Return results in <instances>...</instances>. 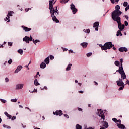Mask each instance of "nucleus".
Wrapping results in <instances>:
<instances>
[{"mask_svg":"<svg viewBox=\"0 0 129 129\" xmlns=\"http://www.w3.org/2000/svg\"><path fill=\"white\" fill-rule=\"evenodd\" d=\"M119 10H120V6H119V5H116L115 6V10L112 12V19L120 18L119 16L122 14V12H121V11H120Z\"/></svg>","mask_w":129,"mask_h":129,"instance_id":"1","label":"nucleus"},{"mask_svg":"<svg viewBox=\"0 0 129 129\" xmlns=\"http://www.w3.org/2000/svg\"><path fill=\"white\" fill-rule=\"evenodd\" d=\"M58 11H59V10H58V6H55L54 7V9L53 8V11L51 13V17L52 18V20L54 22H55L56 23H59V20H58V19H57V17H56V16H58V15H59V12H58Z\"/></svg>","mask_w":129,"mask_h":129,"instance_id":"2","label":"nucleus"},{"mask_svg":"<svg viewBox=\"0 0 129 129\" xmlns=\"http://www.w3.org/2000/svg\"><path fill=\"white\" fill-rule=\"evenodd\" d=\"M112 20L117 23L118 29L120 31H123L125 27V26L124 24H122V23H121V18L119 17L117 18H113Z\"/></svg>","mask_w":129,"mask_h":129,"instance_id":"3","label":"nucleus"},{"mask_svg":"<svg viewBox=\"0 0 129 129\" xmlns=\"http://www.w3.org/2000/svg\"><path fill=\"white\" fill-rule=\"evenodd\" d=\"M113 46H114V45H112V43L111 42H106L105 43L104 46H102V50H104V51H106L107 49L109 50L111 49Z\"/></svg>","mask_w":129,"mask_h":129,"instance_id":"4","label":"nucleus"},{"mask_svg":"<svg viewBox=\"0 0 129 129\" xmlns=\"http://www.w3.org/2000/svg\"><path fill=\"white\" fill-rule=\"evenodd\" d=\"M116 72H119V73L121 74L122 79H125V78H126V75L123 70V67H119V69L116 71Z\"/></svg>","mask_w":129,"mask_h":129,"instance_id":"5","label":"nucleus"},{"mask_svg":"<svg viewBox=\"0 0 129 129\" xmlns=\"http://www.w3.org/2000/svg\"><path fill=\"white\" fill-rule=\"evenodd\" d=\"M98 114L100 117H101V119H103V121H104V120L105 119V116H104L103 111H102L101 109H98Z\"/></svg>","mask_w":129,"mask_h":129,"instance_id":"6","label":"nucleus"},{"mask_svg":"<svg viewBox=\"0 0 129 129\" xmlns=\"http://www.w3.org/2000/svg\"><path fill=\"white\" fill-rule=\"evenodd\" d=\"M116 122H117V126L119 127V128H121V129L126 128H125V126L123 125V124H121V120H117V121Z\"/></svg>","mask_w":129,"mask_h":129,"instance_id":"7","label":"nucleus"},{"mask_svg":"<svg viewBox=\"0 0 129 129\" xmlns=\"http://www.w3.org/2000/svg\"><path fill=\"white\" fill-rule=\"evenodd\" d=\"M33 38L32 36H30V37L26 36L23 39V42H26L27 44H29L30 41H32Z\"/></svg>","mask_w":129,"mask_h":129,"instance_id":"8","label":"nucleus"},{"mask_svg":"<svg viewBox=\"0 0 129 129\" xmlns=\"http://www.w3.org/2000/svg\"><path fill=\"white\" fill-rule=\"evenodd\" d=\"M71 10H72L73 14H76L77 12V9L75 8V5L73 3L71 5Z\"/></svg>","mask_w":129,"mask_h":129,"instance_id":"9","label":"nucleus"},{"mask_svg":"<svg viewBox=\"0 0 129 129\" xmlns=\"http://www.w3.org/2000/svg\"><path fill=\"white\" fill-rule=\"evenodd\" d=\"M12 14H13V12L12 11L8 12V14L7 15V17L4 19L5 21H7V22H10V16L12 17V16H13Z\"/></svg>","mask_w":129,"mask_h":129,"instance_id":"10","label":"nucleus"},{"mask_svg":"<svg viewBox=\"0 0 129 129\" xmlns=\"http://www.w3.org/2000/svg\"><path fill=\"white\" fill-rule=\"evenodd\" d=\"M49 9L50 10V14H52L54 11V6H53V3L52 2H50L49 3Z\"/></svg>","mask_w":129,"mask_h":129,"instance_id":"11","label":"nucleus"},{"mask_svg":"<svg viewBox=\"0 0 129 129\" xmlns=\"http://www.w3.org/2000/svg\"><path fill=\"white\" fill-rule=\"evenodd\" d=\"M53 113L54 115H59V116H61V115H63V112H62V111L61 110L56 111L55 113V112H53Z\"/></svg>","mask_w":129,"mask_h":129,"instance_id":"12","label":"nucleus"},{"mask_svg":"<svg viewBox=\"0 0 129 129\" xmlns=\"http://www.w3.org/2000/svg\"><path fill=\"white\" fill-rule=\"evenodd\" d=\"M116 83H117L118 86H122L124 83H123V81H122V79H119Z\"/></svg>","mask_w":129,"mask_h":129,"instance_id":"13","label":"nucleus"},{"mask_svg":"<svg viewBox=\"0 0 129 129\" xmlns=\"http://www.w3.org/2000/svg\"><path fill=\"white\" fill-rule=\"evenodd\" d=\"M23 87H24V84H19L16 85V89L19 90L20 89H22V88H23Z\"/></svg>","mask_w":129,"mask_h":129,"instance_id":"14","label":"nucleus"},{"mask_svg":"<svg viewBox=\"0 0 129 129\" xmlns=\"http://www.w3.org/2000/svg\"><path fill=\"white\" fill-rule=\"evenodd\" d=\"M102 127H104L105 128H108V123H107L106 121L102 122Z\"/></svg>","mask_w":129,"mask_h":129,"instance_id":"15","label":"nucleus"},{"mask_svg":"<svg viewBox=\"0 0 129 129\" xmlns=\"http://www.w3.org/2000/svg\"><path fill=\"white\" fill-rule=\"evenodd\" d=\"M22 67H22V66H18L16 70L15 71L14 73H18V72H19V71H21V70H22Z\"/></svg>","mask_w":129,"mask_h":129,"instance_id":"16","label":"nucleus"},{"mask_svg":"<svg viewBox=\"0 0 129 129\" xmlns=\"http://www.w3.org/2000/svg\"><path fill=\"white\" fill-rule=\"evenodd\" d=\"M119 52H127V48L125 47H120L119 48Z\"/></svg>","mask_w":129,"mask_h":129,"instance_id":"17","label":"nucleus"},{"mask_svg":"<svg viewBox=\"0 0 129 129\" xmlns=\"http://www.w3.org/2000/svg\"><path fill=\"white\" fill-rule=\"evenodd\" d=\"M22 28H23V30L25 31V32H30V31H31V30H32L31 28H29L26 26H22Z\"/></svg>","mask_w":129,"mask_h":129,"instance_id":"18","label":"nucleus"},{"mask_svg":"<svg viewBox=\"0 0 129 129\" xmlns=\"http://www.w3.org/2000/svg\"><path fill=\"white\" fill-rule=\"evenodd\" d=\"M44 62L46 65H49V63H50V57H47L45 59Z\"/></svg>","mask_w":129,"mask_h":129,"instance_id":"19","label":"nucleus"},{"mask_svg":"<svg viewBox=\"0 0 129 129\" xmlns=\"http://www.w3.org/2000/svg\"><path fill=\"white\" fill-rule=\"evenodd\" d=\"M88 45V43L86 42H83L82 43H81V46L83 47V48H86Z\"/></svg>","mask_w":129,"mask_h":129,"instance_id":"20","label":"nucleus"},{"mask_svg":"<svg viewBox=\"0 0 129 129\" xmlns=\"http://www.w3.org/2000/svg\"><path fill=\"white\" fill-rule=\"evenodd\" d=\"M40 68L42 69H44V68H46V63H45L44 62H42L40 64Z\"/></svg>","mask_w":129,"mask_h":129,"instance_id":"21","label":"nucleus"},{"mask_svg":"<svg viewBox=\"0 0 129 129\" xmlns=\"http://www.w3.org/2000/svg\"><path fill=\"white\" fill-rule=\"evenodd\" d=\"M121 31L122 30H119L117 32V34H116L117 37H118V36H122V33H121Z\"/></svg>","mask_w":129,"mask_h":129,"instance_id":"22","label":"nucleus"},{"mask_svg":"<svg viewBox=\"0 0 129 129\" xmlns=\"http://www.w3.org/2000/svg\"><path fill=\"white\" fill-rule=\"evenodd\" d=\"M99 26V22H96L94 23V25H93L94 28H95V27H98Z\"/></svg>","mask_w":129,"mask_h":129,"instance_id":"23","label":"nucleus"},{"mask_svg":"<svg viewBox=\"0 0 129 129\" xmlns=\"http://www.w3.org/2000/svg\"><path fill=\"white\" fill-rule=\"evenodd\" d=\"M71 66H72V64H69L68 67H67L66 70L67 71H69V70H70V69H71Z\"/></svg>","mask_w":129,"mask_h":129,"instance_id":"24","label":"nucleus"},{"mask_svg":"<svg viewBox=\"0 0 129 129\" xmlns=\"http://www.w3.org/2000/svg\"><path fill=\"white\" fill-rule=\"evenodd\" d=\"M34 85H36V86H38V85H40V83L38 82V80L35 79L34 80Z\"/></svg>","mask_w":129,"mask_h":129,"instance_id":"25","label":"nucleus"},{"mask_svg":"<svg viewBox=\"0 0 129 129\" xmlns=\"http://www.w3.org/2000/svg\"><path fill=\"white\" fill-rule=\"evenodd\" d=\"M17 52H18V53L20 54V55H23V53L24 51L23 50V49H20L17 51Z\"/></svg>","mask_w":129,"mask_h":129,"instance_id":"26","label":"nucleus"},{"mask_svg":"<svg viewBox=\"0 0 129 129\" xmlns=\"http://www.w3.org/2000/svg\"><path fill=\"white\" fill-rule=\"evenodd\" d=\"M112 4H118V2H119V0H110Z\"/></svg>","mask_w":129,"mask_h":129,"instance_id":"27","label":"nucleus"},{"mask_svg":"<svg viewBox=\"0 0 129 129\" xmlns=\"http://www.w3.org/2000/svg\"><path fill=\"white\" fill-rule=\"evenodd\" d=\"M33 42L34 43V44H35V45H37V43H39V42H40V40H34V39L32 40Z\"/></svg>","mask_w":129,"mask_h":129,"instance_id":"28","label":"nucleus"},{"mask_svg":"<svg viewBox=\"0 0 129 129\" xmlns=\"http://www.w3.org/2000/svg\"><path fill=\"white\" fill-rule=\"evenodd\" d=\"M69 0H61V2H60V3H61V4H66V3H68V1H69Z\"/></svg>","mask_w":129,"mask_h":129,"instance_id":"29","label":"nucleus"},{"mask_svg":"<svg viewBox=\"0 0 129 129\" xmlns=\"http://www.w3.org/2000/svg\"><path fill=\"white\" fill-rule=\"evenodd\" d=\"M76 129H82V127H81V126H80L79 124H77L76 126Z\"/></svg>","mask_w":129,"mask_h":129,"instance_id":"30","label":"nucleus"},{"mask_svg":"<svg viewBox=\"0 0 129 129\" xmlns=\"http://www.w3.org/2000/svg\"><path fill=\"white\" fill-rule=\"evenodd\" d=\"M83 32H85V33H87V34H89L90 33V29H87V30H84Z\"/></svg>","mask_w":129,"mask_h":129,"instance_id":"31","label":"nucleus"},{"mask_svg":"<svg viewBox=\"0 0 129 129\" xmlns=\"http://www.w3.org/2000/svg\"><path fill=\"white\" fill-rule=\"evenodd\" d=\"M11 102H17L18 101V99H11Z\"/></svg>","mask_w":129,"mask_h":129,"instance_id":"32","label":"nucleus"},{"mask_svg":"<svg viewBox=\"0 0 129 129\" xmlns=\"http://www.w3.org/2000/svg\"><path fill=\"white\" fill-rule=\"evenodd\" d=\"M3 127H4V128H7V129H10L11 128V127L8 126L7 125H5V124L3 125Z\"/></svg>","mask_w":129,"mask_h":129,"instance_id":"33","label":"nucleus"},{"mask_svg":"<svg viewBox=\"0 0 129 129\" xmlns=\"http://www.w3.org/2000/svg\"><path fill=\"white\" fill-rule=\"evenodd\" d=\"M0 101L2 103H6L7 102V100L3 99H0Z\"/></svg>","mask_w":129,"mask_h":129,"instance_id":"34","label":"nucleus"},{"mask_svg":"<svg viewBox=\"0 0 129 129\" xmlns=\"http://www.w3.org/2000/svg\"><path fill=\"white\" fill-rule=\"evenodd\" d=\"M114 64H115V65H116V66H119V61H115Z\"/></svg>","mask_w":129,"mask_h":129,"instance_id":"35","label":"nucleus"},{"mask_svg":"<svg viewBox=\"0 0 129 129\" xmlns=\"http://www.w3.org/2000/svg\"><path fill=\"white\" fill-rule=\"evenodd\" d=\"M120 62L121 63V66L119 67H122V63H123V59L122 58L120 59Z\"/></svg>","mask_w":129,"mask_h":129,"instance_id":"36","label":"nucleus"},{"mask_svg":"<svg viewBox=\"0 0 129 129\" xmlns=\"http://www.w3.org/2000/svg\"><path fill=\"white\" fill-rule=\"evenodd\" d=\"M127 5H128V3H127V2H124L123 3V6L124 7H127Z\"/></svg>","mask_w":129,"mask_h":129,"instance_id":"37","label":"nucleus"},{"mask_svg":"<svg viewBox=\"0 0 129 129\" xmlns=\"http://www.w3.org/2000/svg\"><path fill=\"white\" fill-rule=\"evenodd\" d=\"M124 88V86H121L119 89H118L119 91L122 90Z\"/></svg>","mask_w":129,"mask_h":129,"instance_id":"38","label":"nucleus"},{"mask_svg":"<svg viewBox=\"0 0 129 129\" xmlns=\"http://www.w3.org/2000/svg\"><path fill=\"white\" fill-rule=\"evenodd\" d=\"M12 62H13V60L10 59L9 60H8V63L9 65H11L12 64Z\"/></svg>","mask_w":129,"mask_h":129,"instance_id":"39","label":"nucleus"},{"mask_svg":"<svg viewBox=\"0 0 129 129\" xmlns=\"http://www.w3.org/2000/svg\"><path fill=\"white\" fill-rule=\"evenodd\" d=\"M49 58H50V60H54V56H53L52 55H50L49 56Z\"/></svg>","mask_w":129,"mask_h":129,"instance_id":"40","label":"nucleus"},{"mask_svg":"<svg viewBox=\"0 0 129 129\" xmlns=\"http://www.w3.org/2000/svg\"><path fill=\"white\" fill-rule=\"evenodd\" d=\"M92 55V53H91V52H90V53H88L87 54V56L88 57H90V56H91Z\"/></svg>","mask_w":129,"mask_h":129,"instance_id":"41","label":"nucleus"},{"mask_svg":"<svg viewBox=\"0 0 129 129\" xmlns=\"http://www.w3.org/2000/svg\"><path fill=\"white\" fill-rule=\"evenodd\" d=\"M124 24H125V26H126V27H127V26H128V22L126 21H124Z\"/></svg>","mask_w":129,"mask_h":129,"instance_id":"42","label":"nucleus"},{"mask_svg":"<svg viewBox=\"0 0 129 129\" xmlns=\"http://www.w3.org/2000/svg\"><path fill=\"white\" fill-rule=\"evenodd\" d=\"M112 120L113 121H114V122H116L117 121V119L114 118H112Z\"/></svg>","mask_w":129,"mask_h":129,"instance_id":"43","label":"nucleus"},{"mask_svg":"<svg viewBox=\"0 0 129 129\" xmlns=\"http://www.w3.org/2000/svg\"><path fill=\"white\" fill-rule=\"evenodd\" d=\"M129 10V5L128 6H126V7L125 9V12H127V11Z\"/></svg>","mask_w":129,"mask_h":129,"instance_id":"44","label":"nucleus"},{"mask_svg":"<svg viewBox=\"0 0 129 129\" xmlns=\"http://www.w3.org/2000/svg\"><path fill=\"white\" fill-rule=\"evenodd\" d=\"M64 117H66L67 118H69V116H68V115L64 114Z\"/></svg>","mask_w":129,"mask_h":129,"instance_id":"45","label":"nucleus"},{"mask_svg":"<svg viewBox=\"0 0 129 129\" xmlns=\"http://www.w3.org/2000/svg\"><path fill=\"white\" fill-rule=\"evenodd\" d=\"M9 78H5V82H9Z\"/></svg>","mask_w":129,"mask_h":129,"instance_id":"46","label":"nucleus"},{"mask_svg":"<svg viewBox=\"0 0 129 129\" xmlns=\"http://www.w3.org/2000/svg\"><path fill=\"white\" fill-rule=\"evenodd\" d=\"M8 46H13V43L12 42H8Z\"/></svg>","mask_w":129,"mask_h":129,"instance_id":"47","label":"nucleus"},{"mask_svg":"<svg viewBox=\"0 0 129 129\" xmlns=\"http://www.w3.org/2000/svg\"><path fill=\"white\" fill-rule=\"evenodd\" d=\"M7 117H8V118H9V119H11V118H12V116L11 115L9 114L7 116Z\"/></svg>","mask_w":129,"mask_h":129,"instance_id":"48","label":"nucleus"},{"mask_svg":"<svg viewBox=\"0 0 129 129\" xmlns=\"http://www.w3.org/2000/svg\"><path fill=\"white\" fill-rule=\"evenodd\" d=\"M15 119H16V116H13L11 118L12 120H15Z\"/></svg>","mask_w":129,"mask_h":129,"instance_id":"49","label":"nucleus"},{"mask_svg":"<svg viewBox=\"0 0 129 129\" xmlns=\"http://www.w3.org/2000/svg\"><path fill=\"white\" fill-rule=\"evenodd\" d=\"M78 110H79V111H82V109L81 108H78Z\"/></svg>","mask_w":129,"mask_h":129,"instance_id":"50","label":"nucleus"},{"mask_svg":"<svg viewBox=\"0 0 129 129\" xmlns=\"http://www.w3.org/2000/svg\"><path fill=\"white\" fill-rule=\"evenodd\" d=\"M124 17H125V19H126L127 20H128V16H127V15H125L124 16Z\"/></svg>","mask_w":129,"mask_h":129,"instance_id":"51","label":"nucleus"},{"mask_svg":"<svg viewBox=\"0 0 129 129\" xmlns=\"http://www.w3.org/2000/svg\"><path fill=\"white\" fill-rule=\"evenodd\" d=\"M4 114L6 115V116H7L8 115H9V114H8V112H5Z\"/></svg>","mask_w":129,"mask_h":129,"instance_id":"52","label":"nucleus"},{"mask_svg":"<svg viewBox=\"0 0 129 129\" xmlns=\"http://www.w3.org/2000/svg\"><path fill=\"white\" fill-rule=\"evenodd\" d=\"M95 31H98V27H95Z\"/></svg>","mask_w":129,"mask_h":129,"instance_id":"53","label":"nucleus"},{"mask_svg":"<svg viewBox=\"0 0 129 129\" xmlns=\"http://www.w3.org/2000/svg\"><path fill=\"white\" fill-rule=\"evenodd\" d=\"M29 10H30L29 8H28V9L26 8L25 9V12H28L29 11Z\"/></svg>","mask_w":129,"mask_h":129,"instance_id":"54","label":"nucleus"},{"mask_svg":"<svg viewBox=\"0 0 129 129\" xmlns=\"http://www.w3.org/2000/svg\"><path fill=\"white\" fill-rule=\"evenodd\" d=\"M70 52H71V53H73V51L71 49L69 50V53H70Z\"/></svg>","mask_w":129,"mask_h":129,"instance_id":"55","label":"nucleus"},{"mask_svg":"<svg viewBox=\"0 0 129 129\" xmlns=\"http://www.w3.org/2000/svg\"><path fill=\"white\" fill-rule=\"evenodd\" d=\"M63 52H66V51H67L68 49L66 48H63Z\"/></svg>","mask_w":129,"mask_h":129,"instance_id":"56","label":"nucleus"},{"mask_svg":"<svg viewBox=\"0 0 129 129\" xmlns=\"http://www.w3.org/2000/svg\"><path fill=\"white\" fill-rule=\"evenodd\" d=\"M25 108H26V109H28L29 111H31V109H30V108H29V107H25Z\"/></svg>","mask_w":129,"mask_h":129,"instance_id":"57","label":"nucleus"},{"mask_svg":"<svg viewBox=\"0 0 129 129\" xmlns=\"http://www.w3.org/2000/svg\"><path fill=\"white\" fill-rule=\"evenodd\" d=\"M79 93H83V91H79Z\"/></svg>","mask_w":129,"mask_h":129,"instance_id":"58","label":"nucleus"},{"mask_svg":"<svg viewBox=\"0 0 129 129\" xmlns=\"http://www.w3.org/2000/svg\"><path fill=\"white\" fill-rule=\"evenodd\" d=\"M22 125L23 128H25V127H26V125H23V124H22Z\"/></svg>","mask_w":129,"mask_h":129,"instance_id":"59","label":"nucleus"},{"mask_svg":"<svg viewBox=\"0 0 129 129\" xmlns=\"http://www.w3.org/2000/svg\"><path fill=\"white\" fill-rule=\"evenodd\" d=\"M25 67L26 68H28V67H29V64H28V65H26V66H25Z\"/></svg>","mask_w":129,"mask_h":129,"instance_id":"60","label":"nucleus"},{"mask_svg":"<svg viewBox=\"0 0 129 129\" xmlns=\"http://www.w3.org/2000/svg\"><path fill=\"white\" fill-rule=\"evenodd\" d=\"M100 129H106V128L104 127H101Z\"/></svg>","mask_w":129,"mask_h":129,"instance_id":"61","label":"nucleus"},{"mask_svg":"<svg viewBox=\"0 0 129 129\" xmlns=\"http://www.w3.org/2000/svg\"><path fill=\"white\" fill-rule=\"evenodd\" d=\"M55 0H51V1H49V3H50V2H52V4H53V2Z\"/></svg>","mask_w":129,"mask_h":129,"instance_id":"62","label":"nucleus"},{"mask_svg":"<svg viewBox=\"0 0 129 129\" xmlns=\"http://www.w3.org/2000/svg\"><path fill=\"white\" fill-rule=\"evenodd\" d=\"M78 84L80 86H81V85H82V84H81V83H78Z\"/></svg>","mask_w":129,"mask_h":129,"instance_id":"63","label":"nucleus"},{"mask_svg":"<svg viewBox=\"0 0 129 129\" xmlns=\"http://www.w3.org/2000/svg\"><path fill=\"white\" fill-rule=\"evenodd\" d=\"M87 129H93V128H92V127H89Z\"/></svg>","mask_w":129,"mask_h":129,"instance_id":"64","label":"nucleus"}]
</instances>
